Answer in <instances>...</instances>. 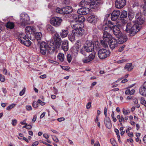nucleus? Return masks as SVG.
<instances>
[{"instance_id": "obj_54", "label": "nucleus", "mask_w": 146, "mask_h": 146, "mask_svg": "<svg viewBox=\"0 0 146 146\" xmlns=\"http://www.w3.org/2000/svg\"><path fill=\"white\" fill-rule=\"evenodd\" d=\"M85 4H86V3H85V1H82L80 2L79 5L82 7H84L85 6Z\"/></svg>"}, {"instance_id": "obj_50", "label": "nucleus", "mask_w": 146, "mask_h": 146, "mask_svg": "<svg viewBox=\"0 0 146 146\" xmlns=\"http://www.w3.org/2000/svg\"><path fill=\"white\" fill-rule=\"evenodd\" d=\"M5 80V78L4 76L2 74H0V80L1 82H3Z\"/></svg>"}, {"instance_id": "obj_42", "label": "nucleus", "mask_w": 146, "mask_h": 146, "mask_svg": "<svg viewBox=\"0 0 146 146\" xmlns=\"http://www.w3.org/2000/svg\"><path fill=\"white\" fill-rule=\"evenodd\" d=\"M82 61L84 63H86L91 61L88 57H86L83 59Z\"/></svg>"}, {"instance_id": "obj_13", "label": "nucleus", "mask_w": 146, "mask_h": 146, "mask_svg": "<svg viewBox=\"0 0 146 146\" xmlns=\"http://www.w3.org/2000/svg\"><path fill=\"white\" fill-rule=\"evenodd\" d=\"M98 20V17L95 15H91L87 18L88 21L94 25L97 23Z\"/></svg>"}, {"instance_id": "obj_6", "label": "nucleus", "mask_w": 146, "mask_h": 146, "mask_svg": "<svg viewBox=\"0 0 146 146\" xmlns=\"http://www.w3.org/2000/svg\"><path fill=\"white\" fill-rule=\"evenodd\" d=\"M110 54V52L108 46H105L104 48L100 49L98 53V57L102 59L108 57Z\"/></svg>"}, {"instance_id": "obj_12", "label": "nucleus", "mask_w": 146, "mask_h": 146, "mask_svg": "<svg viewBox=\"0 0 146 146\" xmlns=\"http://www.w3.org/2000/svg\"><path fill=\"white\" fill-rule=\"evenodd\" d=\"M126 4L125 0H116L115 3V6L118 9L123 8Z\"/></svg>"}, {"instance_id": "obj_60", "label": "nucleus", "mask_w": 146, "mask_h": 146, "mask_svg": "<svg viewBox=\"0 0 146 146\" xmlns=\"http://www.w3.org/2000/svg\"><path fill=\"white\" fill-rule=\"evenodd\" d=\"M62 48L64 51H66L68 49V46H62Z\"/></svg>"}, {"instance_id": "obj_19", "label": "nucleus", "mask_w": 146, "mask_h": 146, "mask_svg": "<svg viewBox=\"0 0 146 146\" xmlns=\"http://www.w3.org/2000/svg\"><path fill=\"white\" fill-rule=\"evenodd\" d=\"M27 36L26 35L24 34L21 33L19 35L18 39L19 41L22 44H25L24 41L26 40Z\"/></svg>"}, {"instance_id": "obj_47", "label": "nucleus", "mask_w": 146, "mask_h": 146, "mask_svg": "<svg viewBox=\"0 0 146 146\" xmlns=\"http://www.w3.org/2000/svg\"><path fill=\"white\" fill-rule=\"evenodd\" d=\"M52 138L53 139V140L55 142L57 143L58 142V141H59L58 139L56 136L52 135Z\"/></svg>"}, {"instance_id": "obj_32", "label": "nucleus", "mask_w": 146, "mask_h": 146, "mask_svg": "<svg viewBox=\"0 0 146 146\" xmlns=\"http://www.w3.org/2000/svg\"><path fill=\"white\" fill-rule=\"evenodd\" d=\"M75 36H76L75 35L72 33H70L68 36L69 39L71 41V42L74 41L75 40Z\"/></svg>"}, {"instance_id": "obj_26", "label": "nucleus", "mask_w": 146, "mask_h": 146, "mask_svg": "<svg viewBox=\"0 0 146 146\" xmlns=\"http://www.w3.org/2000/svg\"><path fill=\"white\" fill-rule=\"evenodd\" d=\"M94 46H84V48L86 52H90L93 51L94 50Z\"/></svg>"}, {"instance_id": "obj_62", "label": "nucleus", "mask_w": 146, "mask_h": 146, "mask_svg": "<svg viewBox=\"0 0 146 146\" xmlns=\"http://www.w3.org/2000/svg\"><path fill=\"white\" fill-rule=\"evenodd\" d=\"M37 116L36 115H35L33 116V118L32 119V121L33 122H35L37 118Z\"/></svg>"}, {"instance_id": "obj_1", "label": "nucleus", "mask_w": 146, "mask_h": 146, "mask_svg": "<svg viewBox=\"0 0 146 146\" xmlns=\"http://www.w3.org/2000/svg\"><path fill=\"white\" fill-rule=\"evenodd\" d=\"M103 36V40H100V45L102 46H116L117 44V42L112 36L108 32L104 31Z\"/></svg>"}, {"instance_id": "obj_5", "label": "nucleus", "mask_w": 146, "mask_h": 146, "mask_svg": "<svg viewBox=\"0 0 146 146\" xmlns=\"http://www.w3.org/2000/svg\"><path fill=\"white\" fill-rule=\"evenodd\" d=\"M112 30L113 33L115 36L119 38V42H120V44L123 43L127 41V38H123L122 34L120 29L117 26L115 25L113 28Z\"/></svg>"}, {"instance_id": "obj_48", "label": "nucleus", "mask_w": 146, "mask_h": 146, "mask_svg": "<svg viewBox=\"0 0 146 146\" xmlns=\"http://www.w3.org/2000/svg\"><path fill=\"white\" fill-rule=\"evenodd\" d=\"M72 48L74 50L73 51L75 52H76L78 51L79 48V46H73Z\"/></svg>"}, {"instance_id": "obj_9", "label": "nucleus", "mask_w": 146, "mask_h": 146, "mask_svg": "<svg viewBox=\"0 0 146 146\" xmlns=\"http://www.w3.org/2000/svg\"><path fill=\"white\" fill-rule=\"evenodd\" d=\"M62 21L61 18L55 17L51 18L50 23L52 25L57 27L60 25Z\"/></svg>"}, {"instance_id": "obj_51", "label": "nucleus", "mask_w": 146, "mask_h": 146, "mask_svg": "<svg viewBox=\"0 0 146 146\" xmlns=\"http://www.w3.org/2000/svg\"><path fill=\"white\" fill-rule=\"evenodd\" d=\"M3 73L4 74L6 75L7 74L8 75L10 74V73L9 72H8L7 71V70L5 68H4L3 70Z\"/></svg>"}, {"instance_id": "obj_29", "label": "nucleus", "mask_w": 146, "mask_h": 146, "mask_svg": "<svg viewBox=\"0 0 146 146\" xmlns=\"http://www.w3.org/2000/svg\"><path fill=\"white\" fill-rule=\"evenodd\" d=\"M127 12L125 11H123L121 12L120 16V19H127Z\"/></svg>"}, {"instance_id": "obj_10", "label": "nucleus", "mask_w": 146, "mask_h": 146, "mask_svg": "<svg viewBox=\"0 0 146 146\" xmlns=\"http://www.w3.org/2000/svg\"><path fill=\"white\" fill-rule=\"evenodd\" d=\"M21 23L22 25H24L30 21L28 15L25 13H23L20 15Z\"/></svg>"}, {"instance_id": "obj_8", "label": "nucleus", "mask_w": 146, "mask_h": 146, "mask_svg": "<svg viewBox=\"0 0 146 146\" xmlns=\"http://www.w3.org/2000/svg\"><path fill=\"white\" fill-rule=\"evenodd\" d=\"M115 25L111 21L105 20L104 22L103 25H102V30L104 31L110 30H113Z\"/></svg>"}, {"instance_id": "obj_61", "label": "nucleus", "mask_w": 146, "mask_h": 146, "mask_svg": "<svg viewBox=\"0 0 146 146\" xmlns=\"http://www.w3.org/2000/svg\"><path fill=\"white\" fill-rule=\"evenodd\" d=\"M91 103L90 102H88L86 105V107L87 109H89L91 107Z\"/></svg>"}, {"instance_id": "obj_58", "label": "nucleus", "mask_w": 146, "mask_h": 146, "mask_svg": "<svg viewBox=\"0 0 146 146\" xmlns=\"http://www.w3.org/2000/svg\"><path fill=\"white\" fill-rule=\"evenodd\" d=\"M25 88L23 89L19 93V95L20 96H23L25 93Z\"/></svg>"}, {"instance_id": "obj_64", "label": "nucleus", "mask_w": 146, "mask_h": 146, "mask_svg": "<svg viewBox=\"0 0 146 146\" xmlns=\"http://www.w3.org/2000/svg\"><path fill=\"white\" fill-rule=\"evenodd\" d=\"M125 46H121L118 49V51L119 52H122L124 49V48L125 47Z\"/></svg>"}, {"instance_id": "obj_33", "label": "nucleus", "mask_w": 146, "mask_h": 146, "mask_svg": "<svg viewBox=\"0 0 146 146\" xmlns=\"http://www.w3.org/2000/svg\"><path fill=\"white\" fill-rule=\"evenodd\" d=\"M48 46V47L47 48L48 52L50 54H52L54 53L55 50L54 46H52V47Z\"/></svg>"}, {"instance_id": "obj_2", "label": "nucleus", "mask_w": 146, "mask_h": 146, "mask_svg": "<svg viewBox=\"0 0 146 146\" xmlns=\"http://www.w3.org/2000/svg\"><path fill=\"white\" fill-rule=\"evenodd\" d=\"M54 41L52 39L47 41V42H39L38 45L40 46H61L62 40L59 35L55 34L54 36Z\"/></svg>"}, {"instance_id": "obj_43", "label": "nucleus", "mask_w": 146, "mask_h": 146, "mask_svg": "<svg viewBox=\"0 0 146 146\" xmlns=\"http://www.w3.org/2000/svg\"><path fill=\"white\" fill-rule=\"evenodd\" d=\"M16 104H12L9 106L7 108V110H9L14 108Z\"/></svg>"}, {"instance_id": "obj_49", "label": "nucleus", "mask_w": 146, "mask_h": 146, "mask_svg": "<svg viewBox=\"0 0 146 146\" xmlns=\"http://www.w3.org/2000/svg\"><path fill=\"white\" fill-rule=\"evenodd\" d=\"M143 13L146 16V5H144L142 8Z\"/></svg>"}, {"instance_id": "obj_63", "label": "nucleus", "mask_w": 146, "mask_h": 146, "mask_svg": "<svg viewBox=\"0 0 146 146\" xmlns=\"http://www.w3.org/2000/svg\"><path fill=\"white\" fill-rule=\"evenodd\" d=\"M57 120L59 122H61L62 121H64L65 120V119L64 117H62L58 118Z\"/></svg>"}, {"instance_id": "obj_14", "label": "nucleus", "mask_w": 146, "mask_h": 146, "mask_svg": "<svg viewBox=\"0 0 146 146\" xmlns=\"http://www.w3.org/2000/svg\"><path fill=\"white\" fill-rule=\"evenodd\" d=\"M73 18L76 22H75V23H78L77 22L82 23L84 22L85 20V19L84 17L80 15H79L77 14L73 15ZM73 23H75V22Z\"/></svg>"}, {"instance_id": "obj_45", "label": "nucleus", "mask_w": 146, "mask_h": 146, "mask_svg": "<svg viewBox=\"0 0 146 146\" xmlns=\"http://www.w3.org/2000/svg\"><path fill=\"white\" fill-rule=\"evenodd\" d=\"M68 42L67 40H64L62 41L61 46H68Z\"/></svg>"}, {"instance_id": "obj_15", "label": "nucleus", "mask_w": 146, "mask_h": 146, "mask_svg": "<svg viewBox=\"0 0 146 146\" xmlns=\"http://www.w3.org/2000/svg\"><path fill=\"white\" fill-rule=\"evenodd\" d=\"M90 9L88 8L82 7L79 9L77 11V13L81 15H86L88 14Z\"/></svg>"}, {"instance_id": "obj_24", "label": "nucleus", "mask_w": 146, "mask_h": 146, "mask_svg": "<svg viewBox=\"0 0 146 146\" xmlns=\"http://www.w3.org/2000/svg\"><path fill=\"white\" fill-rule=\"evenodd\" d=\"M133 67L132 66V63H130L127 64L125 66L124 69L128 71H130L133 69Z\"/></svg>"}, {"instance_id": "obj_22", "label": "nucleus", "mask_w": 146, "mask_h": 146, "mask_svg": "<svg viewBox=\"0 0 146 146\" xmlns=\"http://www.w3.org/2000/svg\"><path fill=\"white\" fill-rule=\"evenodd\" d=\"M145 20V18L144 17L140 16L137 19L136 22L135 24H137L139 26H141V29L142 28L141 25L144 23Z\"/></svg>"}, {"instance_id": "obj_18", "label": "nucleus", "mask_w": 146, "mask_h": 146, "mask_svg": "<svg viewBox=\"0 0 146 146\" xmlns=\"http://www.w3.org/2000/svg\"><path fill=\"white\" fill-rule=\"evenodd\" d=\"M63 14H67L70 13L73 11L72 8L70 6H66L62 8Z\"/></svg>"}, {"instance_id": "obj_37", "label": "nucleus", "mask_w": 146, "mask_h": 146, "mask_svg": "<svg viewBox=\"0 0 146 146\" xmlns=\"http://www.w3.org/2000/svg\"><path fill=\"white\" fill-rule=\"evenodd\" d=\"M127 19H120V25L123 26L125 25L127 23Z\"/></svg>"}, {"instance_id": "obj_3", "label": "nucleus", "mask_w": 146, "mask_h": 146, "mask_svg": "<svg viewBox=\"0 0 146 146\" xmlns=\"http://www.w3.org/2000/svg\"><path fill=\"white\" fill-rule=\"evenodd\" d=\"M141 29V26H139L137 24L132 25L131 23H129L126 25L125 31L126 32L129 33L130 36H133Z\"/></svg>"}, {"instance_id": "obj_57", "label": "nucleus", "mask_w": 146, "mask_h": 146, "mask_svg": "<svg viewBox=\"0 0 146 146\" xmlns=\"http://www.w3.org/2000/svg\"><path fill=\"white\" fill-rule=\"evenodd\" d=\"M92 0H85V3L86 5H88L91 3Z\"/></svg>"}, {"instance_id": "obj_56", "label": "nucleus", "mask_w": 146, "mask_h": 146, "mask_svg": "<svg viewBox=\"0 0 146 146\" xmlns=\"http://www.w3.org/2000/svg\"><path fill=\"white\" fill-rule=\"evenodd\" d=\"M25 108L28 111L31 110L32 109V107L30 105L26 106Z\"/></svg>"}, {"instance_id": "obj_55", "label": "nucleus", "mask_w": 146, "mask_h": 146, "mask_svg": "<svg viewBox=\"0 0 146 146\" xmlns=\"http://www.w3.org/2000/svg\"><path fill=\"white\" fill-rule=\"evenodd\" d=\"M37 102L38 103L40 104L41 106H43L45 104V103L44 102H42L41 100L38 99L37 101Z\"/></svg>"}, {"instance_id": "obj_25", "label": "nucleus", "mask_w": 146, "mask_h": 146, "mask_svg": "<svg viewBox=\"0 0 146 146\" xmlns=\"http://www.w3.org/2000/svg\"><path fill=\"white\" fill-rule=\"evenodd\" d=\"M15 25V24L13 22L9 21L7 23L6 27L7 28L12 29L14 28Z\"/></svg>"}, {"instance_id": "obj_59", "label": "nucleus", "mask_w": 146, "mask_h": 146, "mask_svg": "<svg viewBox=\"0 0 146 146\" xmlns=\"http://www.w3.org/2000/svg\"><path fill=\"white\" fill-rule=\"evenodd\" d=\"M17 121L16 119H14L12 121V124L13 126H15L17 123Z\"/></svg>"}, {"instance_id": "obj_27", "label": "nucleus", "mask_w": 146, "mask_h": 146, "mask_svg": "<svg viewBox=\"0 0 146 146\" xmlns=\"http://www.w3.org/2000/svg\"><path fill=\"white\" fill-rule=\"evenodd\" d=\"M68 31L67 30H62V32L60 33L61 36L62 38H64L68 34Z\"/></svg>"}, {"instance_id": "obj_40", "label": "nucleus", "mask_w": 146, "mask_h": 146, "mask_svg": "<svg viewBox=\"0 0 146 146\" xmlns=\"http://www.w3.org/2000/svg\"><path fill=\"white\" fill-rule=\"evenodd\" d=\"M67 60L69 63H70L72 60V57L70 54H68L67 55Z\"/></svg>"}, {"instance_id": "obj_38", "label": "nucleus", "mask_w": 146, "mask_h": 146, "mask_svg": "<svg viewBox=\"0 0 146 146\" xmlns=\"http://www.w3.org/2000/svg\"><path fill=\"white\" fill-rule=\"evenodd\" d=\"M110 142L113 146H117V144L115 142V140L113 138H111L110 139Z\"/></svg>"}, {"instance_id": "obj_53", "label": "nucleus", "mask_w": 146, "mask_h": 146, "mask_svg": "<svg viewBox=\"0 0 146 146\" xmlns=\"http://www.w3.org/2000/svg\"><path fill=\"white\" fill-rule=\"evenodd\" d=\"M85 49L84 48V47L82 48V49L80 51V53H81L82 54H83L84 56H86V55L85 54Z\"/></svg>"}, {"instance_id": "obj_4", "label": "nucleus", "mask_w": 146, "mask_h": 146, "mask_svg": "<svg viewBox=\"0 0 146 146\" xmlns=\"http://www.w3.org/2000/svg\"><path fill=\"white\" fill-rule=\"evenodd\" d=\"M72 28L74 29L72 30V33L76 36H81L84 34V30L81 27V25L77 23H72L71 24Z\"/></svg>"}, {"instance_id": "obj_36", "label": "nucleus", "mask_w": 146, "mask_h": 146, "mask_svg": "<svg viewBox=\"0 0 146 146\" xmlns=\"http://www.w3.org/2000/svg\"><path fill=\"white\" fill-rule=\"evenodd\" d=\"M117 118L118 119L119 122H121L122 121L124 122V119L123 115L120 116L118 115L117 116Z\"/></svg>"}, {"instance_id": "obj_20", "label": "nucleus", "mask_w": 146, "mask_h": 146, "mask_svg": "<svg viewBox=\"0 0 146 146\" xmlns=\"http://www.w3.org/2000/svg\"><path fill=\"white\" fill-rule=\"evenodd\" d=\"M85 44L87 46H100V43L98 41H92L90 40H87L85 42Z\"/></svg>"}, {"instance_id": "obj_7", "label": "nucleus", "mask_w": 146, "mask_h": 146, "mask_svg": "<svg viewBox=\"0 0 146 146\" xmlns=\"http://www.w3.org/2000/svg\"><path fill=\"white\" fill-rule=\"evenodd\" d=\"M25 33L28 38L31 40H33V38H32V36H34V34L36 30L34 27L27 26L25 28Z\"/></svg>"}, {"instance_id": "obj_31", "label": "nucleus", "mask_w": 146, "mask_h": 146, "mask_svg": "<svg viewBox=\"0 0 146 146\" xmlns=\"http://www.w3.org/2000/svg\"><path fill=\"white\" fill-rule=\"evenodd\" d=\"M58 59L61 62H63L64 61V54L62 53H59L58 54L57 56Z\"/></svg>"}, {"instance_id": "obj_21", "label": "nucleus", "mask_w": 146, "mask_h": 146, "mask_svg": "<svg viewBox=\"0 0 146 146\" xmlns=\"http://www.w3.org/2000/svg\"><path fill=\"white\" fill-rule=\"evenodd\" d=\"M104 123L107 128L110 129L111 127L112 124L110 119L108 117H106L104 119Z\"/></svg>"}, {"instance_id": "obj_46", "label": "nucleus", "mask_w": 146, "mask_h": 146, "mask_svg": "<svg viewBox=\"0 0 146 146\" xmlns=\"http://www.w3.org/2000/svg\"><path fill=\"white\" fill-rule=\"evenodd\" d=\"M38 102H37L35 101H33V103H32V106L34 108H36L38 107Z\"/></svg>"}, {"instance_id": "obj_11", "label": "nucleus", "mask_w": 146, "mask_h": 146, "mask_svg": "<svg viewBox=\"0 0 146 146\" xmlns=\"http://www.w3.org/2000/svg\"><path fill=\"white\" fill-rule=\"evenodd\" d=\"M100 1L98 0H93L90 4V7L91 9H94L95 10H98L100 5Z\"/></svg>"}, {"instance_id": "obj_35", "label": "nucleus", "mask_w": 146, "mask_h": 146, "mask_svg": "<svg viewBox=\"0 0 146 146\" xmlns=\"http://www.w3.org/2000/svg\"><path fill=\"white\" fill-rule=\"evenodd\" d=\"M29 38H28L27 36V38L26 39V40H25V41L24 42L25 43V44H23L25 45V46H31V44L32 42H31L29 40Z\"/></svg>"}, {"instance_id": "obj_23", "label": "nucleus", "mask_w": 146, "mask_h": 146, "mask_svg": "<svg viewBox=\"0 0 146 146\" xmlns=\"http://www.w3.org/2000/svg\"><path fill=\"white\" fill-rule=\"evenodd\" d=\"M34 37H35L37 39V41L38 42V46H40V45H38V43L39 42H41L40 40L38 41V40H40L41 37L42 36V34L41 33H36V32L34 34V36H33Z\"/></svg>"}, {"instance_id": "obj_41", "label": "nucleus", "mask_w": 146, "mask_h": 146, "mask_svg": "<svg viewBox=\"0 0 146 146\" xmlns=\"http://www.w3.org/2000/svg\"><path fill=\"white\" fill-rule=\"evenodd\" d=\"M128 60L126 59H122L120 60H119L117 61V62L118 64H120L121 63H123L124 62H127Z\"/></svg>"}, {"instance_id": "obj_30", "label": "nucleus", "mask_w": 146, "mask_h": 146, "mask_svg": "<svg viewBox=\"0 0 146 146\" xmlns=\"http://www.w3.org/2000/svg\"><path fill=\"white\" fill-rule=\"evenodd\" d=\"M40 52L43 55H45L46 52L47 46H40Z\"/></svg>"}, {"instance_id": "obj_17", "label": "nucleus", "mask_w": 146, "mask_h": 146, "mask_svg": "<svg viewBox=\"0 0 146 146\" xmlns=\"http://www.w3.org/2000/svg\"><path fill=\"white\" fill-rule=\"evenodd\" d=\"M139 93L142 96H146V82L141 86L139 89Z\"/></svg>"}, {"instance_id": "obj_44", "label": "nucleus", "mask_w": 146, "mask_h": 146, "mask_svg": "<svg viewBox=\"0 0 146 146\" xmlns=\"http://www.w3.org/2000/svg\"><path fill=\"white\" fill-rule=\"evenodd\" d=\"M141 104L144 105L146 107V101L144 98H142L141 99Z\"/></svg>"}, {"instance_id": "obj_16", "label": "nucleus", "mask_w": 146, "mask_h": 146, "mask_svg": "<svg viewBox=\"0 0 146 146\" xmlns=\"http://www.w3.org/2000/svg\"><path fill=\"white\" fill-rule=\"evenodd\" d=\"M120 14V11L119 10H115L111 14V18L112 20H116L119 17Z\"/></svg>"}, {"instance_id": "obj_28", "label": "nucleus", "mask_w": 146, "mask_h": 146, "mask_svg": "<svg viewBox=\"0 0 146 146\" xmlns=\"http://www.w3.org/2000/svg\"><path fill=\"white\" fill-rule=\"evenodd\" d=\"M47 30L51 34L54 33L55 30L52 26L50 25H48L46 26Z\"/></svg>"}, {"instance_id": "obj_34", "label": "nucleus", "mask_w": 146, "mask_h": 146, "mask_svg": "<svg viewBox=\"0 0 146 146\" xmlns=\"http://www.w3.org/2000/svg\"><path fill=\"white\" fill-rule=\"evenodd\" d=\"M96 52H93L88 57L89 59L91 61L93 60L95 56Z\"/></svg>"}, {"instance_id": "obj_39", "label": "nucleus", "mask_w": 146, "mask_h": 146, "mask_svg": "<svg viewBox=\"0 0 146 146\" xmlns=\"http://www.w3.org/2000/svg\"><path fill=\"white\" fill-rule=\"evenodd\" d=\"M62 10V8L60 9V8L58 7L56 8V11L57 13H58L61 14H63V11Z\"/></svg>"}, {"instance_id": "obj_52", "label": "nucleus", "mask_w": 146, "mask_h": 146, "mask_svg": "<svg viewBox=\"0 0 146 146\" xmlns=\"http://www.w3.org/2000/svg\"><path fill=\"white\" fill-rule=\"evenodd\" d=\"M129 111L127 110H126L124 109H123L122 111L124 115H127L128 114V113H129Z\"/></svg>"}]
</instances>
